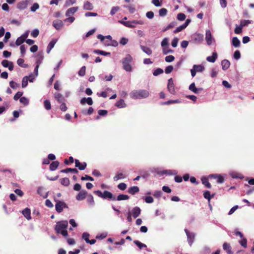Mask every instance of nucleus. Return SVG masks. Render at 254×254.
Segmentation results:
<instances>
[{"label":"nucleus","mask_w":254,"mask_h":254,"mask_svg":"<svg viewBox=\"0 0 254 254\" xmlns=\"http://www.w3.org/2000/svg\"><path fill=\"white\" fill-rule=\"evenodd\" d=\"M68 226V222L66 220L61 221L57 223L55 230L57 234H61L65 237L68 235L66 228Z\"/></svg>","instance_id":"1"},{"label":"nucleus","mask_w":254,"mask_h":254,"mask_svg":"<svg viewBox=\"0 0 254 254\" xmlns=\"http://www.w3.org/2000/svg\"><path fill=\"white\" fill-rule=\"evenodd\" d=\"M149 95V92L146 90H133L129 94L130 98L134 99L145 98L147 97Z\"/></svg>","instance_id":"2"},{"label":"nucleus","mask_w":254,"mask_h":254,"mask_svg":"<svg viewBox=\"0 0 254 254\" xmlns=\"http://www.w3.org/2000/svg\"><path fill=\"white\" fill-rule=\"evenodd\" d=\"M94 193L104 199H107L112 201L116 200V197L110 191L108 190H104L103 192L99 190H95L94 191Z\"/></svg>","instance_id":"3"},{"label":"nucleus","mask_w":254,"mask_h":254,"mask_svg":"<svg viewBox=\"0 0 254 254\" xmlns=\"http://www.w3.org/2000/svg\"><path fill=\"white\" fill-rule=\"evenodd\" d=\"M132 61V57L129 55L123 59V68L127 71L130 72L132 70L130 63Z\"/></svg>","instance_id":"4"},{"label":"nucleus","mask_w":254,"mask_h":254,"mask_svg":"<svg viewBox=\"0 0 254 254\" xmlns=\"http://www.w3.org/2000/svg\"><path fill=\"white\" fill-rule=\"evenodd\" d=\"M119 22L122 24L124 26L129 28L135 27L136 24H143V22L141 20H133L132 21H124L123 20H119Z\"/></svg>","instance_id":"5"},{"label":"nucleus","mask_w":254,"mask_h":254,"mask_svg":"<svg viewBox=\"0 0 254 254\" xmlns=\"http://www.w3.org/2000/svg\"><path fill=\"white\" fill-rule=\"evenodd\" d=\"M56 210L58 213H61L63 211L64 208H67L66 204L62 201H58L55 205Z\"/></svg>","instance_id":"6"},{"label":"nucleus","mask_w":254,"mask_h":254,"mask_svg":"<svg viewBox=\"0 0 254 254\" xmlns=\"http://www.w3.org/2000/svg\"><path fill=\"white\" fill-rule=\"evenodd\" d=\"M191 39L195 43H201L203 41V35L202 34L195 33L191 36Z\"/></svg>","instance_id":"7"},{"label":"nucleus","mask_w":254,"mask_h":254,"mask_svg":"<svg viewBox=\"0 0 254 254\" xmlns=\"http://www.w3.org/2000/svg\"><path fill=\"white\" fill-rule=\"evenodd\" d=\"M167 89L168 91L173 95H175L176 93L175 89V85L173 82L172 78H170L168 81Z\"/></svg>","instance_id":"8"},{"label":"nucleus","mask_w":254,"mask_h":254,"mask_svg":"<svg viewBox=\"0 0 254 254\" xmlns=\"http://www.w3.org/2000/svg\"><path fill=\"white\" fill-rule=\"evenodd\" d=\"M185 231L187 236L188 243L190 246H191L194 240L195 234L192 232H190L187 229H185Z\"/></svg>","instance_id":"9"},{"label":"nucleus","mask_w":254,"mask_h":254,"mask_svg":"<svg viewBox=\"0 0 254 254\" xmlns=\"http://www.w3.org/2000/svg\"><path fill=\"white\" fill-rule=\"evenodd\" d=\"M29 0H23L20 1L17 4V8L21 10L25 9L27 7L29 3Z\"/></svg>","instance_id":"10"},{"label":"nucleus","mask_w":254,"mask_h":254,"mask_svg":"<svg viewBox=\"0 0 254 254\" xmlns=\"http://www.w3.org/2000/svg\"><path fill=\"white\" fill-rule=\"evenodd\" d=\"M209 178H212L216 180L217 183L221 184L224 181V179L221 175L212 174L209 176Z\"/></svg>","instance_id":"11"},{"label":"nucleus","mask_w":254,"mask_h":254,"mask_svg":"<svg viewBox=\"0 0 254 254\" xmlns=\"http://www.w3.org/2000/svg\"><path fill=\"white\" fill-rule=\"evenodd\" d=\"M87 166L86 162L81 163L78 159H75V166L80 170H84Z\"/></svg>","instance_id":"12"},{"label":"nucleus","mask_w":254,"mask_h":254,"mask_svg":"<svg viewBox=\"0 0 254 254\" xmlns=\"http://www.w3.org/2000/svg\"><path fill=\"white\" fill-rule=\"evenodd\" d=\"M189 89L193 93H194L195 94H198L200 92L203 90V89L202 88H196L194 82L192 83L189 86Z\"/></svg>","instance_id":"13"},{"label":"nucleus","mask_w":254,"mask_h":254,"mask_svg":"<svg viewBox=\"0 0 254 254\" xmlns=\"http://www.w3.org/2000/svg\"><path fill=\"white\" fill-rule=\"evenodd\" d=\"M87 195V192L85 190H82L76 196V199L77 200H82L85 198Z\"/></svg>","instance_id":"14"},{"label":"nucleus","mask_w":254,"mask_h":254,"mask_svg":"<svg viewBox=\"0 0 254 254\" xmlns=\"http://www.w3.org/2000/svg\"><path fill=\"white\" fill-rule=\"evenodd\" d=\"M53 26L57 30L60 29L64 26L63 22L61 20H56L53 22Z\"/></svg>","instance_id":"15"},{"label":"nucleus","mask_w":254,"mask_h":254,"mask_svg":"<svg viewBox=\"0 0 254 254\" xmlns=\"http://www.w3.org/2000/svg\"><path fill=\"white\" fill-rule=\"evenodd\" d=\"M22 213L23 216L28 220H30L31 219V210L28 208H26L22 211Z\"/></svg>","instance_id":"16"},{"label":"nucleus","mask_w":254,"mask_h":254,"mask_svg":"<svg viewBox=\"0 0 254 254\" xmlns=\"http://www.w3.org/2000/svg\"><path fill=\"white\" fill-rule=\"evenodd\" d=\"M205 39L207 42V44L208 45H210L212 44V38L211 33L210 30H208L206 31L205 33Z\"/></svg>","instance_id":"17"},{"label":"nucleus","mask_w":254,"mask_h":254,"mask_svg":"<svg viewBox=\"0 0 254 254\" xmlns=\"http://www.w3.org/2000/svg\"><path fill=\"white\" fill-rule=\"evenodd\" d=\"M141 209L138 207H135L132 210V215L134 218H137L140 214Z\"/></svg>","instance_id":"18"},{"label":"nucleus","mask_w":254,"mask_h":254,"mask_svg":"<svg viewBox=\"0 0 254 254\" xmlns=\"http://www.w3.org/2000/svg\"><path fill=\"white\" fill-rule=\"evenodd\" d=\"M78 9V7L77 6L76 7H72L71 8H68L65 13L66 16H69L70 15L73 14L74 13H75Z\"/></svg>","instance_id":"19"},{"label":"nucleus","mask_w":254,"mask_h":254,"mask_svg":"<svg viewBox=\"0 0 254 254\" xmlns=\"http://www.w3.org/2000/svg\"><path fill=\"white\" fill-rule=\"evenodd\" d=\"M55 98L57 100V101L59 103H63L64 102V98L63 96L60 93L56 92L54 94Z\"/></svg>","instance_id":"20"},{"label":"nucleus","mask_w":254,"mask_h":254,"mask_svg":"<svg viewBox=\"0 0 254 254\" xmlns=\"http://www.w3.org/2000/svg\"><path fill=\"white\" fill-rule=\"evenodd\" d=\"M139 191V189L137 186H133L129 188L128 189V192L132 195H134L135 193L138 192Z\"/></svg>","instance_id":"21"},{"label":"nucleus","mask_w":254,"mask_h":254,"mask_svg":"<svg viewBox=\"0 0 254 254\" xmlns=\"http://www.w3.org/2000/svg\"><path fill=\"white\" fill-rule=\"evenodd\" d=\"M218 55L216 52H214L213 53L212 55L211 56H208L206 58V60L211 63H214L217 58Z\"/></svg>","instance_id":"22"},{"label":"nucleus","mask_w":254,"mask_h":254,"mask_svg":"<svg viewBox=\"0 0 254 254\" xmlns=\"http://www.w3.org/2000/svg\"><path fill=\"white\" fill-rule=\"evenodd\" d=\"M87 103L89 105H92L93 104V101L91 97H88L87 98H83L80 100V103L82 105H84Z\"/></svg>","instance_id":"23"},{"label":"nucleus","mask_w":254,"mask_h":254,"mask_svg":"<svg viewBox=\"0 0 254 254\" xmlns=\"http://www.w3.org/2000/svg\"><path fill=\"white\" fill-rule=\"evenodd\" d=\"M221 65L222 69L224 70H226L230 67V63L227 60H223L221 62Z\"/></svg>","instance_id":"24"},{"label":"nucleus","mask_w":254,"mask_h":254,"mask_svg":"<svg viewBox=\"0 0 254 254\" xmlns=\"http://www.w3.org/2000/svg\"><path fill=\"white\" fill-rule=\"evenodd\" d=\"M223 249L227 252L228 254H233L231 251V247L230 245L227 243H224L223 245Z\"/></svg>","instance_id":"25"},{"label":"nucleus","mask_w":254,"mask_h":254,"mask_svg":"<svg viewBox=\"0 0 254 254\" xmlns=\"http://www.w3.org/2000/svg\"><path fill=\"white\" fill-rule=\"evenodd\" d=\"M57 42V40L56 39H53L48 44L47 48V53H50L51 50L52 48H54L55 44Z\"/></svg>","instance_id":"26"},{"label":"nucleus","mask_w":254,"mask_h":254,"mask_svg":"<svg viewBox=\"0 0 254 254\" xmlns=\"http://www.w3.org/2000/svg\"><path fill=\"white\" fill-rule=\"evenodd\" d=\"M115 106L119 108H123L126 107L127 105L123 99H120L116 102Z\"/></svg>","instance_id":"27"},{"label":"nucleus","mask_w":254,"mask_h":254,"mask_svg":"<svg viewBox=\"0 0 254 254\" xmlns=\"http://www.w3.org/2000/svg\"><path fill=\"white\" fill-rule=\"evenodd\" d=\"M201 182L203 185H204L206 188L210 189L211 188V185L209 183L208 181V178L206 177H203L201 178Z\"/></svg>","instance_id":"28"},{"label":"nucleus","mask_w":254,"mask_h":254,"mask_svg":"<svg viewBox=\"0 0 254 254\" xmlns=\"http://www.w3.org/2000/svg\"><path fill=\"white\" fill-rule=\"evenodd\" d=\"M140 48L144 53L147 54L148 55H150L152 53V50L149 47L140 45Z\"/></svg>","instance_id":"29"},{"label":"nucleus","mask_w":254,"mask_h":254,"mask_svg":"<svg viewBox=\"0 0 254 254\" xmlns=\"http://www.w3.org/2000/svg\"><path fill=\"white\" fill-rule=\"evenodd\" d=\"M61 172L65 173L72 172L75 174H77L78 173V171L75 168H66L65 169L62 170Z\"/></svg>","instance_id":"30"},{"label":"nucleus","mask_w":254,"mask_h":254,"mask_svg":"<svg viewBox=\"0 0 254 254\" xmlns=\"http://www.w3.org/2000/svg\"><path fill=\"white\" fill-rule=\"evenodd\" d=\"M83 8L85 10H92L93 8V6L90 2L86 1L84 4Z\"/></svg>","instance_id":"31"},{"label":"nucleus","mask_w":254,"mask_h":254,"mask_svg":"<svg viewBox=\"0 0 254 254\" xmlns=\"http://www.w3.org/2000/svg\"><path fill=\"white\" fill-rule=\"evenodd\" d=\"M59 165V162L58 161L53 162L50 165V170L51 171L56 170Z\"/></svg>","instance_id":"32"},{"label":"nucleus","mask_w":254,"mask_h":254,"mask_svg":"<svg viewBox=\"0 0 254 254\" xmlns=\"http://www.w3.org/2000/svg\"><path fill=\"white\" fill-rule=\"evenodd\" d=\"M60 183L62 185L68 187L69 185L70 181L68 178H64L60 179Z\"/></svg>","instance_id":"33"},{"label":"nucleus","mask_w":254,"mask_h":254,"mask_svg":"<svg viewBox=\"0 0 254 254\" xmlns=\"http://www.w3.org/2000/svg\"><path fill=\"white\" fill-rule=\"evenodd\" d=\"M232 43L233 46L235 47H239L240 46V41L237 37H234L232 40Z\"/></svg>","instance_id":"34"},{"label":"nucleus","mask_w":254,"mask_h":254,"mask_svg":"<svg viewBox=\"0 0 254 254\" xmlns=\"http://www.w3.org/2000/svg\"><path fill=\"white\" fill-rule=\"evenodd\" d=\"M126 177V175H125L123 173H117L115 175V176L114 177L113 179L115 181H117L119 180L125 178Z\"/></svg>","instance_id":"35"},{"label":"nucleus","mask_w":254,"mask_h":254,"mask_svg":"<svg viewBox=\"0 0 254 254\" xmlns=\"http://www.w3.org/2000/svg\"><path fill=\"white\" fill-rule=\"evenodd\" d=\"M214 196V194H213L212 195H211L209 191L206 190L203 192V196L205 199H207L208 201L209 202L211 198L212 197H213Z\"/></svg>","instance_id":"36"},{"label":"nucleus","mask_w":254,"mask_h":254,"mask_svg":"<svg viewBox=\"0 0 254 254\" xmlns=\"http://www.w3.org/2000/svg\"><path fill=\"white\" fill-rule=\"evenodd\" d=\"M129 198V196L127 194H121L118 195L116 200L118 201L127 200Z\"/></svg>","instance_id":"37"},{"label":"nucleus","mask_w":254,"mask_h":254,"mask_svg":"<svg viewBox=\"0 0 254 254\" xmlns=\"http://www.w3.org/2000/svg\"><path fill=\"white\" fill-rule=\"evenodd\" d=\"M180 103V100L179 99H177V100H169L168 101L162 103L161 104L162 105H169V104H173V103Z\"/></svg>","instance_id":"38"},{"label":"nucleus","mask_w":254,"mask_h":254,"mask_svg":"<svg viewBox=\"0 0 254 254\" xmlns=\"http://www.w3.org/2000/svg\"><path fill=\"white\" fill-rule=\"evenodd\" d=\"M24 60L23 59H19L17 61L18 65L22 67H27L28 65L24 63Z\"/></svg>","instance_id":"39"},{"label":"nucleus","mask_w":254,"mask_h":254,"mask_svg":"<svg viewBox=\"0 0 254 254\" xmlns=\"http://www.w3.org/2000/svg\"><path fill=\"white\" fill-rule=\"evenodd\" d=\"M193 68L197 72H202L205 69L204 67L201 65H194Z\"/></svg>","instance_id":"40"},{"label":"nucleus","mask_w":254,"mask_h":254,"mask_svg":"<svg viewBox=\"0 0 254 254\" xmlns=\"http://www.w3.org/2000/svg\"><path fill=\"white\" fill-rule=\"evenodd\" d=\"M19 101L21 104H23L25 106H26L29 104L28 99L25 97H21L19 99Z\"/></svg>","instance_id":"41"},{"label":"nucleus","mask_w":254,"mask_h":254,"mask_svg":"<svg viewBox=\"0 0 254 254\" xmlns=\"http://www.w3.org/2000/svg\"><path fill=\"white\" fill-rule=\"evenodd\" d=\"M44 107L46 110H49L51 109V103L49 100H45L44 102Z\"/></svg>","instance_id":"42"},{"label":"nucleus","mask_w":254,"mask_h":254,"mask_svg":"<svg viewBox=\"0 0 254 254\" xmlns=\"http://www.w3.org/2000/svg\"><path fill=\"white\" fill-rule=\"evenodd\" d=\"M87 201L90 205H93L94 204V198H93V196L91 194H89L88 195V197L87 198Z\"/></svg>","instance_id":"43"},{"label":"nucleus","mask_w":254,"mask_h":254,"mask_svg":"<svg viewBox=\"0 0 254 254\" xmlns=\"http://www.w3.org/2000/svg\"><path fill=\"white\" fill-rule=\"evenodd\" d=\"M252 20H243L240 22V25L243 27L248 26L249 24L251 23Z\"/></svg>","instance_id":"44"},{"label":"nucleus","mask_w":254,"mask_h":254,"mask_svg":"<svg viewBox=\"0 0 254 254\" xmlns=\"http://www.w3.org/2000/svg\"><path fill=\"white\" fill-rule=\"evenodd\" d=\"M176 25V22H172L170 23L166 28H165L163 30V32H165V31H167L168 30L174 27Z\"/></svg>","instance_id":"45"},{"label":"nucleus","mask_w":254,"mask_h":254,"mask_svg":"<svg viewBox=\"0 0 254 254\" xmlns=\"http://www.w3.org/2000/svg\"><path fill=\"white\" fill-rule=\"evenodd\" d=\"M25 41V40L23 38H22L21 36H20L18 37L16 40L15 44L17 46H19L21 45L22 43H23Z\"/></svg>","instance_id":"46"},{"label":"nucleus","mask_w":254,"mask_h":254,"mask_svg":"<svg viewBox=\"0 0 254 254\" xmlns=\"http://www.w3.org/2000/svg\"><path fill=\"white\" fill-rule=\"evenodd\" d=\"M134 243L137 246L139 247V248L140 249H142V248H146V245L144 244H142L141 243V242H140L139 241H134Z\"/></svg>","instance_id":"47"},{"label":"nucleus","mask_w":254,"mask_h":254,"mask_svg":"<svg viewBox=\"0 0 254 254\" xmlns=\"http://www.w3.org/2000/svg\"><path fill=\"white\" fill-rule=\"evenodd\" d=\"M167 13V10L165 8H162L159 10V14L160 16H164Z\"/></svg>","instance_id":"48"},{"label":"nucleus","mask_w":254,"mask_h":254,"mask_svg":"<svg viewBox=\"0 0 254 254\" xmlns=\"http://www.w3.org/2000/svg\"><path fill=\"white\" fill-rule=\"evenodd\" d=\"M163 48V53L164 55H167L168 53H173L174 51L173 50H171L170 49H168V46L162 48Z\"/></svg>","instance_id":"49"},{"label":"nucleus","mask_w":254,"mask_h":254,"mask_svg":"<svg viewBox=\"0 0 254 254\" xmlns=\"http://www.w3.org/2000/svg\"><path fill=\"white\" fill-rule=\"evenodd\" d=\"M86 67L85 66H82L78 71V75L80 76H83L85 74Z\"/></svg>","instance_id":"50"},{"label":"nucleus","mask_w":254,"mask_h":254,"mask_svg":"<svg viewBox=\"0 0 254 254\" xmlns=\"http://www.w3.org/2000/svg\"><path fill=\"white\" fill-rule=\"evenodd\" d=\"M28 78L27 76H24L22 80V87L23 88L25 87L28 84Z\"/></svg>","instance_id":"51"},{"label":"nucleus","mask_w":254,"mask_h":254,"mask_svg":"<svg viewBox=\"0 0 254 254\" xmlns=\"http://www.w3.org/2000/svg\"><path fill=\"white\" fill-rule=\"evenodd\" d=\"M163 72V70L162 69H161L160 68H158L154 71L153 74L154 76H157V75L162 73Z\"/></svg>","instance_id":"52"},{"label":"nucleus","mask_w":254,"mask_h":254,"mask_svg":"<svg viewBox=\"0 0 254 254\" xmlns=\"http://www.w3.org/2000/svg\"><path fill=\"white\" fill-rule=\"evenodd\" d=\"M186 15L183 13H179L177 15V19L180 21H183L186 19Z\"/></svg>","instance_id":"53"},{"label":"nucleus","mask_w":254,"mask_h":254,"mask_svg":"<svg viewBox=\"0 0 254 254\" xmlns=\"http://www.w3.org/2000/svg\"><path fill=\"white\" fill-rule=\"evenodd\" d=\"M22 95H23V92L18 91L14 96L13 99L15 101H17L18 99H19L21 98V97L22 96Z\"/></svg>","instance_id":"54"},{"label":"nucleus","mask_w":254,"mask_h":254,"mask_svg":"<svg viewBox=\"0 0 254 254\" xmlns=\"http://www.w3.org/2000/svg\"><path fill=\"white\" fill-rule=\"evenodd\" d=\"M127 185L124 183H121L118 185V188L122 190H124L127 189Z\"/></svg>","instance_id":"55"},{"label":"nucleus","mask_w":254,"mask_h":254,"mask_svg":"<svg viewBox=\"0 0 254 254\" xmlns=\"http://www.w3.org/2000/svg\"><path fill=\"white\" fill-rule=\"evenodd\" d=\"M76 0H66L65 2L64 6L65 7H68L70 5L74 4Z\"/></svg>","instance_id":"56"},{"label":"nucleus","mask_w":254,"mask_h":254,"mask_svg":"<svg viewBox=\"0 0 254 254\" xmlns=\"http://www.w3.org/2000/svg\"><path fill=\"white\" fill-rule=\"evenodd\" d=\"M243 27L240 25L239 26H236V28L235 29V33L237 34H239L242 33Z\"/></svg>","instance_id":"57"},{"label":"nucleus","mask_w":254,"mask_h":254,"mask_svg":"<svg viewBox=\"0 0 254 254\" xmlns=\"http://www.w3.org/2000/svg\"><path fill=\"white\" fill-rule=\"evenodd\" d=\"M175 60V57L172 55L166 56L165 57V61L168 63L172 62Z\"/></svg>","instance_id":"58"},{"label":"nucleus","mask_w":254,"mask_h":254,"mask_svg":"<svg viewBox=\"0 0 254 254\" xmlns=\"http://www.w3.org/2000/svg\"><path fill=\"white\" fill-rule=\"evenodd\" d=\"M39 34V31L38 29H35L34 30H33L32 32H31V36L34 37V38H36L37 37Z\"/></svg>","instance_id":"59"},{"label":"nucleus","mask_w":254,"mask_h":254,"mask_svg":"<svg viewBox=\"0 0 254 254\" xmlns=\"http://www.w3.org/2000/svg\"><path fill=\"white\" fill-rule=\"evenodd\" d=\"M39 8V5L38 3H34L31 7V11L34 12Z\"/></svg>","instance_id":"60"},{"label":"nucleus","mask_w":254,"mask_h":254,"mask_svg":"<svg viewBox=\"0 0 254 254\" xmlns=\"http://www.w3.org/2000/svg\"><path fill=\"white\" fill-rule=\"evenodd\" d=\"M161 46L162 48H164L168 46V40L167 38H165L163 39L162 41L161 42Z\"/></svg>","instance_id":"61"},{"label":"nucleus","mask_w":254,"mask_h":254,"mask_svg":"<svg viewBox=\"0 0 254 254\" xmlns=\"http://www.w3.org/2000/svg\"><path fill=\"white\" fill-rule=\"evenodd\" d=\"M186 28L184 26L183 24H182V25L178 27L174 31V33H178V32H180L181 31H182L183 30L185 29Z\"/></svg>","instance_id":"62"},{"label":"nucleus","mask_w":254,"mask_h":254,"mask_svg":"<svg viewBox=\"0 0 254 254\" xmlns=\"http://www.w3.org/2000/svg\"><path fill=\"white\" fill-rule=\"evenodd\" d=\"M173 70V66L172 65H169L167 66L165 69V72L166 74L170 73Z\"/></svg>","instance_id":"63"},{"label":"nucleus","mask_w":254,"mask_h":254,"mask_svg":"<svg viewBox=\"0 0 254 254\" xmlns=\"http://www.w3.org/2000/svg\"><path fill=\"white\" fill-rule=\"evenodd\" d=\"M240 244L244 248H246L247 246V240L244 237L242 238V240L240 241Z\"/></svg>","instance_id":"64"}]
</instances>
